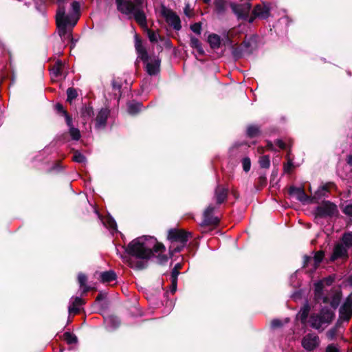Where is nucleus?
Instances as JSON below:
<instances>
[{
  "instance_id": "f257e3e1",
  "label": "nucleus",
  "mask_w": 352,
  "mask_h": 352,
  "mask_svg": "<svg viewBox=\"0 0 352 352\" xmlns=\"http://www.w3.org/2000/svg\"><path fill=\"white\" fill-rule=\"evenodd\" d=\"M164 250V245L150 236H142L135 239L125 249L126 252L131 256L127 260L129 265L138 270L145 269L148 265V259L152 256H156L160 264L166 263L168 258L162 254Z\"/></svg>"
},
{
  "instance_id": "f03ea898",
  "label": "nucleus",
  "mask_w": 352,
  "mask_h": 352,
  "mask_svg": "<svg viewBox=\"0 0 352 352\" xmlns=\"http://www.w3.org/2000/svg\"><path fill=\"white\" fill-rule=\"evenodd\" d=\"M115 3L118 11L127 19H133L142 28H147L144 0H115Z\"/></svg>"
},
{
  "instance_id": "7ed1b4c3",
  "label": "nucleus",
  "mask_w": 352,
  "mask_h": 352,
  "mask_svg": "<svg viewBox=\"0 0 352 352\" xmlns=\"http://www.w3.org/2000/svg\"><path fill=\"white\" fill-rule=\"evenodd\" d=\"M334 316V312L329 308L324 307L318 313L311 315L309 324L311 327L321 332L331 323Z\"/></svg>"
},
{
  "instance_id": "20e7f679",
  "label": "nucleus",
  "mask_w": 352,
  "mask_h": 352,
  "mask_svg": "<svg viewBox=\"0 0 352 352\" xmlns=\"http://www.w3.org/2000/svg\"><path fill=\"white\" fill-rule=\"evenodd\" d=\"M190 232L182 230L172 229L168 232V239L170 241V253L179 252L186 245Z\"/></svg>"
},
{
  "instance_id": "39448f33",
  "label": "nucleus",
  "mask_w": 352,
  "mask_h": 352,
  "mask_svg": "<svg viewBox=\"0 0 352 352\" xmlns=\"http://www.w3.org/2000/svg\"><path fill=\"white\" fill-rule=\"evenodd\" d=\"M334 282L333 276L326 277L314 283V298L316 301L327 303L329 301V297L325 296L324 286H330Z\"/></svg>"
},
{
  "instance_id": "423d86ee",
  "label": "nucleus",
  "mask_w": 352,
  "mask_h": 352,
  "mask_svg": "<svg viewBox=\"0 0 352 352\" xmlns=\"http://www.w3.org/2000/svg\"><path fill=\"white\" fill-rule=\"evenodd\" d=\"M352 316V295H349L341 305L339 310V318L337 321V326L341 325L343 322H348Z\"/></svg>"
},
{
  "instance_id": "0eeeda50",
  "label": "nucleus",
  "mask_w": 352,
  "mask_h": 352,
  "mask_svg": "<svg viewBox=\"0 0 352 352\" xmlns=\"http://www.w3.org/2000/svg\"><path fill=\"white\" fill-rule=\"evenodd\" d=\"M161 14L165 19L166 23L172 26L175 30H179L182 28L181 21L177 14L169 8L162 6Z\"/></svg>"
},
{
  "instance_id": "6e6552de",
  "label": "nucleus",
  "mask_w": 352,
  "mask_h": 352,
  "mask_svg": "<svg viewBox=\"0 0 352 352\" xmlns=\"http://www.w3.org/2000/svg\"><path fill=\"white\" fill-rule=\"evenodd\" d=\"M301 344L306 351H312L318 347L320 340L315 333H308L303 337Z\"/></svg>"
},
{
  "instance_id": "1a4fd4ad",
  "label": "nucleus",
  "mask_w": 352,
  "mask_h": 352,
  "mask_svg": "<svg viewBox=\"0 0 352 352\" xmlns=\"http://www.w3.org/2000/svg\"><path fill=\"white\" fill-rule=\"evenodd\" d=\"M318 214L320 216H333L337 213V206L330 201H324L317 207Z\"/></svg>"
},
{
  "instance_id": "9d476101",
  "label": "nucleus",
  "mask_w": 352,
  "mask_h": 352,
  "mask_svg": "<svg viewBox=\"0 0 352 352\" xmlns=\"http://www.w3.org/2000/svg\"><path fill=\"white\" fill-rule=\"evenodd\" d=\"M289 193L303 204L311 203V197L307 195L302 188L292 186L289 189Z\"/></svg>"
},
{
  "instance_id": "9b49d317",
  "label": "nucleus",
  "mask_w": 352,
  "mask_h": 352,
  "mask_svg": "<svg viewBox=\"0 0 352 352\" xmlns=\"http://www.w3.org/2000/svg\"><path fill=\"white\" fill-rule=\"evenodd\" d=\"M230 6L239 19H246L248 17L251 9V5L249 3L241 5L232 3Z\"/></svg>"
},
{
  "instance_id": "f8f14e48",
  "label": "nucleus",
  "mask_w": 352,
  "mask_h": 352,
  "mask_svg": "<svg viewBox=\"0 0 352 352\" xmlns=\"http://www.w3.org/2000/svg\"><path fill=\"white\" fill-rule=\"evenodd\" d=\"M215 207L212 205H209L204 212V219L202 224L205 226H214L219 223V219L213 216V212Z\"/></svg>"
},
{
  "instance_id": "ddd939ff",
  "label": "nucleus",
  "mask_w": 352,
  "mask_h": 352,
  "mask_svg": "<svg viewBox=\"0 0 352 352\" xmlns=\"http://www.w3.org/2000/svg\"><path fill=\"white\" fill-rule=\"evenodd\" d=\"M348 250L349 249L344 244H342L340 242L338 243L334 247L330 260L334 261L338 258H346L348 256Z\"/></svg>"
},
{
  "instance_id": "4468645a",
  "label": "nucleus",
  "mask_w": 352,
  "mask_h": 352,
  "mask_svg": "<svg viewBox=\"0 0 352 352\" xmlns=\"http://www.w3.org/2000/svg\"><path fill=\"white\" fill-rule=\"evenodd\" d=\"M109 115V110L107 108H102L98 112L96 118V128L98 129H103Z\"/></svg>"
},
{
  "instance_id": "2eb2a0df",
  "label": "nucleus",
  "mask_w": 352,
  "mask_h": 352,
  "mask_svg": "<svg viewBox=\"0 0 352 352\" xmlns=\"http://www.w3.org/2000/svg\"><path fill=\"white\" fill-rule=\"evenodd\" d=\"M325 296L329 297L328 303L330 304L331 307L333 309H336L338 307L342 298L341 293L338 291L331 290L330 293L325 294ZM326 304H327V302Z\"/></svg>"
},
{
  "instance_id": "dca6fc26",
  "label": "nucleus",
  "mask_w": 352,
  "mask_h": 352,
  "mask_svg": "<svg viewBox=\"0 0 352 352\" xmlns=\"http://www.w3.org/2000/svg\"><path fill=\"white\" fill-rule=\"evenodd\" d=\"M145 63H146V72L149 75H155L159 72L160 60L158 58H155L151 61L148 60Z\"/></svg>"
},
{
  "instance_id": "f3484780",
  "label": "nucleus",
  "mask_w": 352,
  "mask_h": 352,
  "mask_svg": "<svg viewBox=\"0 0 352 352\" xmlns=\"http://www.w3.org/2000/svg\"><path fill=\"white\" fill-rule=\"evenodd\" d=\"M135 47L138 54V57L144 62L147 61L148 59L147 52L137 35L135 36Z\"/></svg>"
},
{
  "instance_id": "a211bd4d",
  "label": "nucleus",
  "mask_w": 352,
  "mask_h": 352,
  "mask_svg": "<svg viewBox=\"0 0 352 352\" xmlns=\"http://www.w3.org/2000/svg\"><path fill=\"white\" fill-rule=\"evenodd\" d=\"M253 14L255 16L261 19H267L270 15L269 6L267 5H258L254 8Z\"/></svg>"
},
{
  "instance_id": "6ab92c4d",
  "label": "nucleus",
  "mask_w": 352,
  "mask_h": 352,
  "mask_svg": "<svg viewBox=\"0 0 352 352\" xmlns=\"http://www.w3.org/2000/svg\"><path fill=\"white\" fill-rule=\"evenodd\" d=\"M84 303V300L80 297L72 298L68 307L69 313L77 314L80 310V307Z\"/></svg>"
},
{
  "instance_id": "aec40b11",
  "label": "nucleus",
  "mask_w": 352,
  "mask_h": 352,
  "mask_svg": "<svg viewBox=\"0 0 352 352\" xmlns=\"http://www.w3.org/2000/svg\"><path fill=\"white\" fill-rule=\"evenodd\" d=\"M228 189L218 186L215 189L214 197L218 205L222 204L227 198Z\"/></svg>"
},
{
  "instance_id": "412c9836",
  "label": "nucleus",
  "mask_w": 352,
  "mask_h": 352,
  "mask_svg": "<svg viewBox=\"0 0 352 352\" xmlns=\"http://www.w3.org/2000/svg\"><path fill=\"white\" fill-rule=\"evenodd\" d=\"M324 257V253L322 251H319L316 252L314 258L309 256H304V267L308 265V263L311 261L312 259L314 261V269H316L318 265L320 263V262L322 261Z\"/></svg>"
},
{
  "instance_id": "4be33fe9",
  "label": "nucleus",
  "mask_w": 352,
  "mask_h": 352,
  "mask_svg": "<svg viewBox=\"0 0 352 352\" xmlns=\"http://www.w3.org/2000/svg\"><path fill=\"white\" fill-rule=\"evenodd\" d=\"M100 280L103 283H109L116 278V274L113 271H106L100 274Z\"/></svg>"
},
{
  "instance_id": "5701e85b",
  "label": "nucleus",
  "mask_w": 352,
  "mask_h": 352,
  "mask_svg": "<svg viewBox=\"0 0 352 352\" xmlns=\"http://www.w3.org/2000/svg\"><path fill=\"white\" fill-rule=\"evenodd\" d=\"M105 324L109 330H113L120 325V320L115 316H109L105 319Z\"/></svg>"
},
{
  "instance_id": "b1692460",
  "label": "nucleus",
  "mask_w": 352,
  "mask_h": 352,
  "mask_svg": "<svg viewBox=\"0 0 352 352\" xmlns=\"http://www.w3.org/2000/svg\"><path fill=\"white\" fill-rule=\"evenodd\" d=\"M208 41L210 47L213 49H217L221 44L220 36L215 34H212L208 36Z\"/></svg>"
},
{
  "instance_id": "393cba45",
  "label": "nucleus",
  "mask_w": 352,
  "mask_h": 352,
  "mask_svg": "<svg viewBox=\"0 0 352 352\" xmlns=\"http://www.w3.org/2000/svg\"><path fill=\"white\" fill-rule=\"evenodd\" d=\"M102 223L111 232L117 231V224L116 221L111 217H107L102 219Z\"/></svg>"
},
{
  "instance_id": "a878e982",
  "label": "nucleus",
  "mask_w": 352,
  "mask_h": 352,
  "mask_svg": "<svg viewBox=\"0 0 352 352\" xmlns=\"http://www.w3.org/2000/svg\"><path fill=\"white\" fill-rule=\"evenodd\" d=\"M190 45L191 47L197 50L199 54L203 55L204 54V50L202 48L201 43L197 38L191 36Z\"/></svg>"
},
{
  "instance_id": "bb28decb",
  "label": "nucleus",
  "mask_w": 352,
  "mask_h": 352,
  "mask_svg": "<svg viewBox=\"0 0 352 352\" xmlns=\"http://www.w3.org/2000/svg\"><path fill=\"white\" fill-rule=\"evenodd\" d=\"M62 67H63V65L61 63V62H57L54 66L53 67V68L51 70V76L53 80H54L55 78H57L60 76H61L62 75Z\"/></svg>"
},
{
  "instance_id": "cd10ccee",
  "label": "nucleus",
  "mask_w": 352,
  "mask_h": 352,
  "mask_svg": "<svg viewBox=\"0 0 352 352\" xmlns=\"http://www.w3.org/2000/svg\"><path fill=\"white\" fill-rule=\"evenodd\" d=\"M328 191V188L327 186H322L320 187L314 193L311 198V203L315 201L316 200L321 199L322 197L325 196L326 192Z\"/></svg>"
},
{
  "instance_id": "c85d7f7f",
  "label": "nucleus",
  "mask_w": 352,
  "mask_h": 352,
  "mask_svg": "<svg viewBox=\"0 0 352 352\" xmlns=\"http://www.w3.org/2000/svg\"><path fill=\"white\" fill-rule=\"evenodd\" d=\"M142 104L138 102H129L127 105V111L130 114H135L141 110Z\"/></svg>"
},
{
  "instance_id": "c756f323",
  "label": "nucleus",
  "mask_w": 352,
  "mask_h": 352,
  "mask_svg": "<svg viewBox=\"0 0 352 352\" xmlns=\"http://www.w3.org/2000/svg\"><path fill=\"white\" fill-rule=\"evenodd\" d=\"M81 115L83 119L87 121L89 118H92L94 115V109L90 106H85L81 109Z\"/></svg>"
},
{
  "instance_id": "7c9ffc66",
  "label": "nucleus",
  "mask_w": 352,
  "mask_h": 352,
  "mask_svg": "<svg viewBox=\"0 0 352 352\" xmlns=\"http://www.w3.org/2000/svg\"><path fill=\"white\" fill-rule=\"evenodd\" d=\"M340 243L348 249L352 247V233L346 232L342 235Z\"/></svg>"
},
{
  "instance_id": "2f4dec72",
  "label": "nucleus",
  "mask_w": 352,
  "mask_h": 352,
  "mask_svg": "<svg viewBox=\"0 0 352 352\" xmlns=\"http://www.w3.org/2000/svg\"><path fill=\"white\" fill-rule=\"evenodd\" d=\"M78 280L80 287L83 288V293H86L89 291V287L86 285L87 276L82 273H79L78 275Z\"/></svg>"
},
{
  "instance_id": "473e14b6",
  "label": "nucleus",
  "mask_w": 352,
  "mask_h": 352,
  "mask_svg": "<svg viewBox=\"0 0 352 352\" xmlns=\"http://www.w3.org/2000/svg\"><path fill=\"white\" fill-rule=\"evenodd\" d=\"M69 126V133L73 140L78 141L81 137L80 132L78 129L72 126V124Z\"/></svg>"
},
{
  "instance_id": "72a5a7b5",
  "label": "nucleus",
  "mask_w": 352,
  "mask_h": 352,
  "mask_svg": "<svg viewBox=\"0 0 352 352\" xmlns=\"http://www.w3.org/2000/svg\"><path fill=\"white\" fill-rule=\"evenodd\" d=\"M214 6L218 14H223L226 8V1L225 0H216Z\"/></svg>"
},
{
  "instance_id": "f704fd0d",
  "label": "nucleus",
  "mask_w": 352,
  "mask_h": 352,
  "mask_svg": "<svg viewBox=\"0 0 352 352\" xmlns=\"http://www.w3.org/2000/svg\"><path fill=\"white\" fill-rule=\"evenodd\" d=\"M56 109L63 113L65 118L66 123L67 126H70L72 124V118L68 115L66 111L64 110L63 107L60 104H56Z\"/></svg>"
},
{
  "instance_id": "c9c22d12",
  "label": "nucleus",
  "mask_w": 352,
  "mask_h": 352,
  "mask_svg": "<svg viewBox=\"0 0 352 352\" xmlns=\"http://www.w3.org/2000/svg\"><path fill=\"white\" fill-rule=\"evenodd\" d=\"M259 128L256 125H250L247 129V135L250 138H253L259 134Z\"/></svg>"
},
{
  "instance_id": "e433bc0d",
  "label": "nucleus",
  "mask_w": 352,
  "mask_h": 352,
  "mask_svg": "<svg viewBox=\"0 0 352 352\" xmlns=\"http://www.w3.org/2000/svg\"><path fill=\"white\" fill-rule=\"evenodd\" d=\"M309 312V307L308 305H305L299 312V316L302 322H305L308 317Z\"/></svg>"
},
{
  "instance_id": "4c0bfd02",
  "label": "nucleus",
  "mask_w": 352,
  "mask_h": 352,
  "mask_svg": "<svg viewBox=\"0 0 352 352\" xmlns=\"http://www.w3.org/2000/svg\"><path fill=\"white\" fill-rule=\"evenodd\" d=\"M259 164L261 168H267L270 166V160L268 155L261 156L259 159Z\"/></svg>"
},
{
  "instance_id": "58836bf2",
  "label": "nucleus",
  "mask_w": 352,
  "mask_h": 352,
  "mask_svg": "<svg viewBox=\"0 0 352 352\" xmlns=\"http://www.w3.org/2000/svg\"><path fill=\"white\" fill-rule=\"evenodd\" d=\"M64 337L66 342L69 344H75L78 341L77 337L69 332L65 333Z\"/></svg>"
},
{
  "instance_id": "ea45409f",
  "label": "nucleus",
  "mask_w": 352,
  "mask_h": 352,
  "mask_svg": "<svg viewBox=\"0 0 352 352\" xmlns=\"http://www.w3.org/2000/svg\"><path fill=\"white\" fill-rule=\"evenodd\" d=\"M340 325L337 326L336 324L334 327L331 328L327 332L326 336L329 340H333L336 337L338 334V329L340 327Z\"/></svg>"
},
{
  "instance_id": "a19ab883",
  "label": "nucleus",
  "mask_w": 352,
  "mask_h": 352,
  "mask_svg": "<svg viewBox=\"0 0 352 352\" xmlns=\"http://www.w3.org/2000/svg\"><path fill=\"white\" fill-rule=\"evenodd\" d=\"M73 160L77 163H85L86 162V157L81 153L76 151L74 154Z\"/></svg>"
},
{
  "instance_id": "79ce46f5",
  "label": "nucleus",
  "mask_w": 352,
  "mask_h": 352,
  "mask_svg": "<svg viewBox=\"0 0 352 352\" xmlns=\"http://www.w3.org/2000/svg\"><path fill=\"white\" fill-rule=\"evenodd\" d=\"M67 101H69V102H72V101L77 97V96H78L77 91L74 88H72V87L68 88L67 90Z\"/></svg>"
},
{
  "instance_id": "37998d69",
  "label": "nucleus",
  "mask_w": 352,
  "mask_h": 352,
  "mask_svg": "<svg viewBox=\"0 0 352 352\" xmlns=\"http://www.w3.org/2000/svg\"><path fill=\"white\" fill-rule=\"evenodd\" d=\"M242 165H243V169L245 172H248L250 170L251 168V161L250 159L248 157H244L242 160Z\"/></svg>"
},
{
  "instance_id": "c03bdc74",
  "label": "nucleus",
  "mask_w": 352,
  "mask_h": 352,
  "mask_svg": "<svg viewBox=\"0 0 352 352\" xmlns=\"http://www.w3.org/2000/svg\"><path fill=\"white\" fill-rule=\"evenodd\" d=\"M181 268V264L177 263L171 272V279L177 280V276L179 274V270Z\"/></svg>"
},
{
  "instance_id": "a18cd8bd",
  "label": "nucleus",
  "mask_w": 352,
  "mask_h": 352,
  "mask_svg": "<svg viewBox=\"0 0 352 352\" xmlns=\"http://www.w3.org/2000/svg\"><path fill=\"white\" fill-rule=\"evenodd\" d=\"M148 36L151 42H157L160 35L157 32L148 30Z\"/></svg>"
},
{
  "instance_id": "49530a36",
  "label": "nucleus",
  "mask_w": 352,
  "mask_h": 352,
  "mask_svg": "<svg viewBox=\"0 0 352 352\" xmlns=\"http://www.w3.org/2000/svg\"><path fill=\"white\" fill-rule=\"evenodd\" d=\"M248 43L244 42L243 45H241V47L240 52H238L237 50H234L233 51V55L234 56V57H236V58L241 57V56L242 55V53L245 52L247 51V50H245L244 48L248 47Z\"/></svg>"
},
{
  "instance_id": "de8ad7c7",
  "label": "nucleus",
  "mask_w": 352,
  "mask_h": 352,
  "mask_svg": "<svg viewBox=\"0 0 352 352\" xmlns=\"http://www.w3.org/2000/svg\"><path fill=\"white\" fill-rule=\"evenodd\" d=\"M190 30L195 34H200L201 31V25L199 23H195L190 25Z\"/></svg>"
},
{
  "instance_id": "09e8293b",
  "label": "nucleus",
  "mask_w": 352,
  "mask_h": 352,
  "mask_svg": "<svg viewBox=\"0 0 352 352\" xmlns=\"http://www.w3.org/2000/svg\"><path fill=\"white\" fill-rule=\"evenodd\" d=\"M342 211L346 215L352 217V204H346Z\"/></svg>"
},
{
  "instance_id": "8fccbe9b",
  "label": "nucleus",
  "mask_w": 352,
  "mask_h": 352,
  "mask_svg": "<svg viewBox=\"0 0 352 352\" xmlns=\"http://www.w3.org/2000/svg\"><path fill=\"white\" fill-rule=\"evenodd\" d=\"M111 85H112L113 89L115 91L116 90L120 91L122 87L121 83L119 82H117V80L116 79H113L111 81Z\"/></svg>"
},
{
  "instance_id": "3c124183",
  "label": "nucleus",
  "mask_w": 352,
  "mask_h": 352,
  "mask_svg": "<svg viewBox=\"0 0 352 352\" xmlns=\"http://www.w3.org/2000/svg\"><path fill=\"white\" fill-rule=\"evenodd\" d=\"M325 352H339V349L335 344H331L327 346Z\"/></svg>"
},
{
  "instance_id": "603ef678",
  "label": "nucleus",
  "mask_w": 352,
  "mask_h": 352,
  "mask_svg": "<svg viewBox=\"0 0 352 352\" xmlns=\"http://www.w3.org/2000/svg\"><path fill=\"white\" fill-rule=\"evenodd\" d=\"M283 325L281 320L278 319H274L271 322V326L273 328H278Z\"/></svg>"
},
{
  "instance_id": "864d4df0",
  "label": "nucleus",
  "mask_w": 352,
  "mask_h": 352,
  "mask_svg": "<svg viewBox=\"0 0 352 352\" xmlns=\"http://www.w3.org/2000/svg\"><path fill=\"white\" fill-rule=\"evenodd\" d=\"M177 280H172L171 279V287H170V292L175 293L177 289Z\"/></svg>"
},
{
  "instance_id": "5fc2aeb1",
  "label": "nucleus",
  "mask_w": 352,
  "mask_h": 352,
  "mask_svg": "<svg viewBox=\"0 0 352 352\" xmlns=\"http://www.w3.org/2000/svg\"><path fill=\"white\" fill-rule=\"evenodd\" d=\"M276 145L280 148H285V143L281 140H277L276 142Z\"/></svg>"
},
{
  "instance_id": "6e6d98bb",
  "label": "nucleus",
  "mask_w": 352,
  "mask_h": 352,
  "mask_svg": "<svg viewBox=\"0 0 352 352\" xmlns=\"http://www.w3.org/2000/svg\"><path fill=\"white\" fill-rule=\"evenodd\" d=\"M293 166V163L291 160H289L287 165L285 166V171L289 172L292 166Z\"/></svg>"
},
{
  "instance_id": "4d7b16f0",
  "label": "nucleus",
  "mask_w": 352,
  "mask_h": 352,
  "mask_svg": "<svg viewBox=\"0 0 352 352\" xmlns=\"http://www.w3.org/2000/svg\"><path fill=\"white\" fill-rule=\"evenodd\" d=\"M347 162L349 164L352 166V155L348 157Z\"/></svg>"
},
{
  "instance_id": "13d9d810",
  "label": "nucleus",
  "mask_w": 352,
  "mask_h": 352,
  "mask_svg": "<svg viewBox=\"0 0 352 352\" xmlns=\"http://www.w3.org/2000/svg\"><path fill=\"white\" fill-rule=\"evenodd\" d=\"M205 3H209L210 1V0H204Z\"/></svg>"
},
{
  "instance_id": "bf43d9fd",
  "label": "nucleus",
  "mask_w": 352,
  "mask_h": 352,
  "mask_svg": "<svg viewBox=\"0 0 352 352\" xmlns=\"http://www.w3.org/2000/svg\"><path fill=\"white\" fill-rule=\"evenodd\" d=\"M100 299V296H98L97 298H96V300H99Z\"/></svg>"
},
{
  "instance_id": "052dcab7",
  "label": "nucleus",
  "mask_w": 352,
  "mask_h": 352,
  "mask_svg": "<svg viewBox=\"0 0 352 352\" xmlns=\"http://www.w3.org/2000/svg\"><path fill=\"white\" fill-rule=\"evenodd\" d=\"M249 21H250V22H252V21H253V19H249Z\"/></svg>"
},
{
  "instance_id": "680f3d73",
  "label": "nucleus",
  "mask_w": 352,
  "mask_h": 352,
  "mask_svg": "<svg viewBox=\"0 0 352 352\" xmlns=\"http://www.w3.org/2000/svg\"><path fill=\"white\" fill-rule=\"evenodd\" d=\"M96 213H97V214H98V217H100V215H99V214L98 213V211H96Z\"/></svg>"
}]
</instances>
